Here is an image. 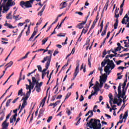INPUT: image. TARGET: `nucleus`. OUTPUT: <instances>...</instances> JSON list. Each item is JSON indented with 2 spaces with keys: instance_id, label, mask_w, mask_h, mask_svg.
I'll return each instance as SVG.
<instances>
[{
  "instance_id": "47",
  "label": "nucleus",
  "mask_w": 129,
  "mask_h": 129,
  "mask_svg": "<svg viewBox=\"0 0 129 129\" xmlns=\"http://www.w3.org/2000/svg\"><path fill=\"white\" fill-rule=\"evenodd\" d=\"M124 44H125L124 47L125 48H128V45L129 44V39H128V42H124Z\"/></svg>"
},
{
  "instance_id": "4",
  "label": "nucleus",
  "mask_w": 129,
  "mask_h": 129,
  "mask_svg": "<svg viewBox=\"0 0 129 129\" xmlns=\"http://www.w3.org/2000/svg\"><path fill=\"white\" fill-rule=\"evenodd\" d=\"M15 5H16V3L13 2L12 3H10L9 2H7L6 5L3 7V11L4 12H8V11L10 10V8L15 6Z\"/></svg>"
},
{
  "instance_id": "2",
  "label": "nucleus",
  "mask_w": 129,
  "mask_h": 129,
  "mask_svg": "<svg viewBox=\"0 0 129 129\" xmlns=\"http://www.w3.org/2000/svg\"><path fill=\"white\" fill-rule=\"evenodd\" d=\"M106 63L107 64V66H108V67L111 68V70H112V69H114V67H115V64H114L113 61L110 60L109 59H104L103 61L101 63V65L102 67H104Z\"/></svg>"
},
{
  "instance_id": "17",
  "label": "nucleus",
  "mask_w": 129,
  "mask_h": 129,
  "mask_svg": "<svg viewBox=\"0 0 129 129\" xmlns=\"http://www.w3.org/2000/svg\"><path fill=\"white\" fill-rule=\"evenodd\" d=\"M100 27H101V28H100V30L98 31L97 36L99 35V33H101V32H102V29H103V20L101 23Z\"/></svg>"
},
{
  "instance_id": "25",
  "label": "nucleus",
  "mask_w": 129,
  "mask_h": 129,
  "mask_svg": "<svg viewBox=\"0 0 129 129\" xmlns=\"http://www.w3.org/2000/svg\"><path fill=\"white\" fill-rule=\"evenodd\" d=\"M128 111H126L123 115V116L122 117V119H126V117L128 116Z\"/></svg>"
},
{
  "instance_id": "9",
  "label": "nucleus",
  "mask_w": 129,
  "mask_h": 129,
  "mask_svg": "<svg viewBox=\"0 0 129 129\" xmlns=\"http://www.w3.org/2000/svg\"><path fill=\"white\" fill-rule=\"evenodd\" d=\"M29 98V97H27L26 96H25V97H23L21 100V101L23 102L22 103V108L25 107V106H26V105H27V104H28V103H27V101L28 100Z\"/></svg>"
},
{
  "instance_id": "35",
  "label": "nucleus",
  "mask_w": 129,
  "mask_h": 129,
  "mask_svg": "<svg viewBox=\"0 0 129 129\" xmlns=\"http://www.w3.org/2000/svg\"><path fill=\"white\" fill-rule=\"evenodd\" d=\"M106 54H107L106 52V49H104L102 53V58H104V57H105V55H106Z\"/></svg>"
},
{
  "instance_id": "60",
  "label": "nucleus",
  "mask_w": 129,
  "mask_h": 129,
  "mask_svg": "<svg viewBox=\"0 0 129 129\" xmlns=\"http://www.w3.org/2000/svg\"><path fill=\"white\" fill-rule=\"evenodd\" d=\"M129 55V53H124V54H121V55H120V57L121 58H122V57H123V56H126V55Z\"/></svg>"
},
{
  "instance_id": "46",
  "label": "nucleus",
  "mask_w": 129,
  "mask_h": 129,
  "mask_svg": "<svg viewBox=\"0 0 129 129\" xmlns=\"http://www.w3.org/2000/svg\"><path fill=\"white\" fill-rule=\"evenodd\" d=\"M125 0H123L122 1V3L121 4L120 7V9H122V8H123V6H124V2H125Z\"/></svg>"
},
{
  "instance_id": "51",
  "label": "nucleus",
  "mask_w": 129,
  "mask_h": 129,
  "mask_svg": "<svg viewBox=\"0 0 129 129\" xmlns=\"http://www.w3.org/2000/svg\"><path fill=\"white\" fill-rule=\"evenodd\" d=\"M12 115V114L10 113H9L6 117V120H7V121H8V119H9L10 118V117L11 116V115Z\"/></svg>"
},
{
  "instance_id": "55",
  "label": "nucleus",
  "mask_w": 129,
  "mask_h": 129,
  "mask_svg": "<svg viewBox=\"0 0 129 129\" xmlns=\"http://www.w3.org/2000/svg\"><path fill=\"white\" fill-rule=\"evenodd\" d=\"M100 88H102V86H103V82L101 81V80H100V85H99Z\"/></svg>"
},
{
  "instance_id": "29",
  "label": "nucleus",
  "mask_w": 129,
  "mask_h": 129,
  "mask_svg": "<svg viewBox=\"0 0 129 129\" xmlns=\"http://www.w3.org/2000/svg\"><path fill=\"white\" fill-rule=\"evenodd\" d=\"M31 24H30L28 27L27 31L26 32V36H29L30 34V28L31 27Z\"/></svg>"
},
{
  "instance_id": "64",
  "label": "nucleus",
  "mask_w": 129,
  "mask_h": 129,
  "mask_svg": "<svg viewBox=\"0 0 129 129\" xmlns=\"http://www.w3.org/2000/svg\"><path fill=\"white\" fill-rule=\"evenodd\" d=\"M4 117H5V112L3 113V115L0 118V120H3L4 119Z\"/></svg>"
},
{
  "instance_id": "28",
  "label": "nucleus",
  "mask_w": 129,
  "mask_h": 129,
  "mask_svg": "<svg viewBox=\"0 0 129 129\" xmlns=\"http://www.w3.org/2000/svg\"><path fill=\"white\" fill-rule=\"evenodd\" d=\"M96 24V21H94L93 22V24L91 27V29H90L89 31V33L90 32V31H91L92 29H94V27H95V25Z\"/></svg>"
},
{
  "instance_id": "10",
  "label": "nucleus",
  "mask_w": 129,
  "mask_h": 129,
  "mask_svg": "<svg viewBox=\"0 0 129 129\" xmlns=\"http://www.w3.org/2000/svg\"><path fill=\"white\" fill-rule=\"evenodd\" d=\"M50 58H48V61H47L46 64H45V68L46 69H44L41 72L46 73V71H47V69H49V67L50 66Z\"/></svg>"
},
{
  "instance_id": "31",
  "label": "nucleus",
  "mask_w": 129,
  "mask_h": 129,
  "mask_svg": "<svg viewBox=\"0 0 129 129\" xmlns=\"http://www.w3.org/2000/svg\"><path fill=\"white\" fill-rule=\"evenodd\" d=\"M76 28H78V29H81L83 28V25H82V23H79L78 25H77Z\"/></svg>"
},
{
  "instance_id": "57",
  "label": "nucleus",
  "mask_w": 129,
  "mask_h": 129,
  "mask_svg": "<svg viewBox=\"0 0 129 129\" xmlns=\"http://www.w3.org/2000/svg\"><path fill=\"white\" fill-rule=\"evenodd\" d=\"M76 14H78V15H79L80 16H83V13L81 12H76Z\"/></svg>"
},
{
  "instance_id": "14",
  "label": "nucleus",
  "mask_w": 129,
  "mask_h": 129,
  "mask_svg": "<svg viewBox=\"0 0 129 129\" xmlns=\"http://www.w3.org/2000/svg\"><path fill=\"white\" fill-rule=\"evenodd\" d=\"M4 26H5V27H7L8 28H9V29H15V28H17V26H13V25L8 23L6 21V23H5V24L4 25Z\"/></svg>"
},
{
  "instance_id": "8",
  "label": "nucleus",
  "mask_w": 129,
  "mask_h": 129,
  "mask_svg": "<svg viewBox=\"0 0 129 129\" xmlns=\"http://www.w3.org/2000/svg\"><path fill=\"white\" fill-rule=\"evenodd\" d=\"M79 63L76 67V69L75 70V73H74V78L72 80H75V78H76V76H77L78 73H79Z\"/></svg>"
},
{
  "instance_id": "44",
  "label": "nucleus",
  "mask_w": 129,
  "mask_h": 129,
  "mask_svg": "<svg viewBox=\"0 0 129 129\" xmlns=\"http://www.w3.org/2000/svg\"><path fill=\"white\" fill-rule=\"evenodd\" d=\"M37 68H38V71H39L40 72H42V67H41V66H37Z\"/></svg>"
},
{
  "instance_id": "22",
  "label": "nucleus",
  "mask_w": 129,
  "mask_h": 129,
  "mask_svg": "<svg viewBox=\"0 0 129 129\" xmlns=\"http://www.w3.org/2000/svg\"><path fill=\"white\" fill-rule=\"evenodd\" d=\"M110 67L106 66V67H105L104 70L106 73H108V72H109V69H110Z\"/></svg>"
},
{
  "instance_id": "15",
  "label": "nucleus",
  "mask_w": 129,
  "mask_h": 129,
  "mask_svg": "<svg viewBox=\"0 0 129 129\" xmlns=\"http://www.w3.org/2000/svg\"><path fill=\"white\" fill-rule=\"evenodd\" d=\"M109 98L110 99L109 100V103L111 105V107H112V100H113V98H112V94L111 93L109 94Z\"/></svg>"
},
{
  "instance_id": "48",
  "label": "nucleus",
  "mask_w": 129,
  "mask_h": 129,
  "mask_svg": "<svg viewBox=\"0 0 129 129\" xmlns=\"http://www.w3.org/2000/svg\"><path fill=\"white\" fill-rule=\"evenodd\" d=\"M106 31L107 30H104V31H103L101 33V36L102 37H103V36H105V35H106Z\"/></svg>"
},
{
  "instance_id": "5",
  "label": "nucleus",
  "mask_w": 129,
  "mask_h": 129,
  "mask_svg": "<svg viewBox=\"0 0 129 129\" xmlns=\"http://www.w3.org/2000/svg\"><path fill=\"white\" fill-rule=\"evenodd\" d=\"M14 113H15L12 116V118H10V123H13L14 121H16L17 120V116H18V109L13 110Z\"/></svg>"
},
{
  "instance_id": "6",
  "label": "nucleus",
  "mask_w": 129,
  "mask_h": 129,
  "mask_svg": "<svg viewBox=\"0 0 129 129\" xmlns=\"http://www.w3.org/2000/svg\"><path fill=\"white\" fill-rule=\"evenodd\" d=\"M125 19H126V22H128L126 27V28H129V17L128 16H127V14H126L125 15V16L122 20L121 23L123 25H126V22H125Z\"/></svg>"
},
{
  "instance_id": "40",
  "label": "nucleus",
  "mask_w": 129,
  "mask_h": 129,
  "mask_svg": "<svg viewBox=\"0 0 129 129\" xmlns=\"http://www.w3.org/2000/svg\"><path fill=\"white\" fill-rule=\"evenodd\" d=\"M22 94H23V89H21L18 92V95H21V96H23V95H22Z\"/></svg>"
},
{
  "instance_id": "30",
  "label": "nucleus",
  "mask_w": 129,
  "mask_h": 129,
  "mask_svg": "<svg viewBox=\"0 0 129 129\" xmlns=\"http://www.w3.org/2000/svg\"><path fill=\"white\" fill-rule=\"evenodd\" d=\"M48 39H49V37H46V38H44L43 40H42V45H45V44H46V42H47V41H48Z\"/></svg>"
},
{
  "instance_id": "19",
  "label": "nucleus",
  "mask_w": 129,
  "mask_h": 129,
  "mask_svg": "<svg viewBox=\"0 0 129 129\" xmlns=\"http://www.w3.org/2000/svg\"><path fill=\"white\" fill-rule=\"evenodd\" d=\"M117 26H118V19L117 18L115 20V23L114 24V30L117 29Z\"/></svg>"
},
{
  "instance_id": "42",
  "label": "nucleus",
  "mask_w": 129,
  "mask_h": 129,
  "mask_svg": "<svg viewBox=\"0 0 129 129\" xmlns=\"http://www.w3.org/2000/svg\"><path fill=\"white\" fill-rule=\"evenodd\" d=\"M10 16H12L11 13L8 14V15L7 16L6 18L7 19H8V20H12V18L10 17Z\"/></svg>"
},
{
  "instance_id": "12",
  "label": "nucleus",
  "mask_w": 129,
  "mask_h": 129,
  "mask_svg": "<svg viewBox=\"0 0 129 129\" xmlns=\"http://www.w3.org/2000/svg\"><path fill=\"white\" fill-rule=\"evenodd\" d=\"M67 6V2H62L59 5V7H60L59 9L60 10H62V9H64V8H66Z\"/></svg>"
},
{
  "instance_id": "1",
  "label": "nucleus",
  "mask_w": 129,
  "mask_h": 129,
  "mask_svg": "<svg viewBox=\"0 0 129 129\" xmlns=\"http://www.w3.org/2000/svg\"><path fill=\"white\" fill-rule=\"evenodd\" d=\"M87 126H89L90 128L101 129L100 120L91 118L90 121L87 123Z\"/></svg>"
},
{
  "instance_id": "33",
  "label": "nucleus",
  "mask_w": 129,
  "mask_h": 129,
  "mask_svg": "<svg viewBox=\"0 0 129 129\" xmlns=\"http://www.w3.org/2000/svg\"><path fill=\"white\" fill-rule=\"evenodd\" d=\"M13 64V61H11L9 63H7L6 66H7V68L11 67Z\"/></svg>"
},
{
  "instance_id": "38",
  "label": "nucleus",
  "mask_w": 129,
  "mask_h": 129,
  "mask_svg": "<svg viewBox=\"0 0 129 129\" xmlns=\"http://www.w3.org/2000/svg\"><path fill=\"white\" fill-rule=\"evenodd\" d=\"M12 100H13V99H10L8 100L7 103H6V106L8 107L9 106V105H10V103H11V101H12Z\"/></svg>"
},
{
  "instance_id": "34",
  "label": "nucleus",
  "mask_w": 129,
  "mask_h": 129,
  "mask_svg": "<svg viewBox=\"0 0 129 129\" xmlns=\"http://www.w3.org/2000/svg\"><path fill=\"white\" fill-rule=\"evenodd\" d=\"M71 95V93H68L66 96V98L64 99V101H65L66 99H68V98H69Z\"/></svg>"
},
{
  "instance_id": "39",
  "label": "nucleus",
  "mask_w": 129,
  "mask_h": 129,
  "mask_svg": "<svg viewBox=\"0 0 129 129\" xmlns=\"http://www.w3.org/2000/svg\"><path fill=\"white\" fill-rule=\"evenodd\" d=\"M94 91H96V92H98V91L99 90V88L98 86H95L93 87Z\"/></svg>"
},
{
  "instance_id": "26",
  "label": "nucleus",
  "mask_w": 129,
  "mask_h": 129,
  "mask_svg": "<svg viewBox=\"0 0 129 129\" xmlns=\"http://www.w3.org/2000/svg\"><path fill=\"white\" fill-rule=\"evenodd\" d=\"M32 84H37V83L38 82V81H37V80L36 79V78H35V77H32Z\"/></svg>"
},
{
  "instance_id": "52",
  "label": "nucleus",
  "mask_w": 129,
  "mask_h": 129,
  "mask_svg": "<svg viewBox=\"0 0 129 129\" xmlns=\"http://www.w3.org/2000/svg\"><path fill=\"white\" fill-rule=\"evenodd\" d=\"M115 51H120V47L117 46L116 48H114Z\"/></svg>"
},
{
  "instance_id": "27",
  "label": "nucleus",
  "mask_w": 129,
  "mask_h": 129,
  "mask_svg": "<svg viewBox=\"0 0 129 129\" xmlns=\"http://www.w3.org/2000/svg\"><path fill=\"white\" fill-rule=\"evenodd\" d=\"M19 17H20V15H17V16H14L13 19L15 20V21H20L22 18H19Z\"/></svg>"
},
{
  "instance_id": "7",
  "label": "nucleus",
  "mask_w": 129,
  "mask_h": 129,
  "mask_svg": "<svg viewBox=\"0 0 129 129\" xmlns=\"http://www.w3.org/2000/svg\"><path fill=\"white\" fill-rule=\"evenodd\" d=\"M52 51L51 50H48V54H50V55L49 56H46V57H44L43 60H41L42 63H44L46 62V61H48V59L50 58V62H51V59L52 58Z\"/></svg>"
},
{
  "instance_id": "32",
  "label": "nucleus",
  "mask_w": 129,
  "mask_h": 129,
  "mask_svg": "<svg viewBox=\"0 0 129 129\" xmlns=\"http://www.w3.org/2000/svg\"><path fill=\"white\" fill-rule=\"evenodd\" d=\"M67 18V17H66L64 18V19L62 20V21L61 22L60 25L58 26V29H60V27L62 26V24H63V23H64V22L65 21V20H66Z\"/></svg>"
},
{
  "instance_id": "3",
  "label": "nucleus",
  "mask_w": 129,
  "mask_h": 129,
  "mask_svg": "<svg viewBox=\"0 0 129 129\" xmlns=\"http://www.w3.org/2000/svg\"><path fill=\"white\" fill-rule=\"evenodd\" d=\"M20 6L22 7L23 9H29L30 8H33V5H30V2L28 1H21L20 3Z\"/></svg>"
},
{
  "instance_id": "20",
  "label": "nucleus",
  "mask_w": 129,
  "mask_h": 129,
  "mask_svg": "<svg viewBox=\"0 0 129 129\" xmlns=\"http://www.w3.org/2000/svg\"><path fill=\"white\" fill-rule=\"evenodd\" d=\"M87 31H88V27H86L85 28H84L82 30V32L80 35V37H81L82 36V34H86L87 33Z\"/></svg>"
},
{
  "instance_id": "18",
  "label": "nucleus",
  "mask_w": 129,
  "mask_h": 129,
  "mask_svg": "<svg viewBox=\"0 0 129 129\" xmlns=\"http://www.w3.org/2000/svg\"><path fill=\"white\" fill-rule=\"evenodd\" d=\"M36 35H37V31H34L30 38L29 39L28 41H32V40H33L34 37H35Z\"/></svg>"
},
{
  "instance_id": "62",
  "label": "nucleus",
  "mask_w": 129,
  "mask_h": 129,
  "mask_svg": "<svg viewBox=\"0 0 129 129\" xmlns=\"http://www.w3.org/2000/svg\"><path fill=\"white\" fill-rule=\"evenodd\" d=\"M80 120H81V118H79L77 122L76 123V125H78L79 124V123H80Z\"/></svg>"
},
{
  "instance_id": "49",
  "label": "nucleus",
  "mask_w": 129,
  "mask_h": 129,
  "mask_svg": "<svg viewBox=\"0 0 129 129\" xmlns=\"http://www.w3.org/2000/svg\"><path fill=\"white\" fill-rule=\"evenodd\" d=\"M52 118H53V116H49V117H48L47 120V122H50V121H51V120Z\"/></svg>"
},
{
  "instance_id": "54",
  "label": "nucleus",
  "mask_w": 129,
  "mask_h": 129,
  "mask_svg": "<svg viewBox=\"0 0 129 129\" xmlns=\"http://www.w3.org/2000/svg\"><path fill=\"white\" fill-rule=\"evenodd\" d=\"M126 69V67H118L117 69H119V70H122V71H123V69Z\"/></svg>"
},
{
  "instance_id": "58",
  "label": "nucleus",
  "mask_w": 129,
  "mask_h": 129,
  "mask_svg": "<svg viewBox=\"0 0 129 129\" xmlns=\"http://www.w3.org/2000/svg\"><path fill=\"white\" fill-rule=\"evenodd\" d=\"M102 66H101V67H99L98 68V70L100 71V73H102V71H103V70L102 69Z\"/></svg>"
},
{
  "instance_id": "56",
  "label": "nucleus",
  "mask_w": 129,
  "mask_h": 129,
  "mask_svg": "<svg viewBox=\"0 0 129 129\" xmlns=\"http://www.w3.org/2000/svg\"><path fill=\"white\" fill-rule=\"evenodd\" d=\"M80 101H83L84 100V97H83V96L82 95L81 96V98L79 99Z\"/></svg>"
},
{
  "instance_id": "59",
  "label": "nucleus",
  "mask_w": 129,
  "mask_h": 129,
  "mask_svg": "<svg viewBox=\"0 0 129 129\" xmlns=\"http://www.w3.org/2000/svg\"><path fill=\"white\" fill-rule=\"evenodd\" d=\"M122 102V99H119V102L117 103V105L119 106L120 104H121V103Z\"/></svg>"
},
{
  "instance_id": "23",
  "label": "nucleus",
  "mask_w": 129,
  "mask_h": 129,
  "mask_svg": "<svg viewBox=\"0 0 129 129\" xmlns=\"http://www.w3.org/2000/svg\"><path fill=\"white\" fill-rule=\"evenodd\" d=\"M107 80V76H106V77H104V76H103L102 78H101L100 79V80H101V81L102 82H103L104 83L106 82Z\"/></svg>"
},
{
  "instance_id": "16",
  "label": "nucleus",
  "mask_w": 129,
  "mask_h": 129,
  "mask_svg": "<svg viewBox=\"0 0 129 129\" xmlns=\"http://www.w3.org/2000/svg\"><path fill=\"white\" fill-rule=\"evenodd\" d=\"M35 88H36L37 92H40V91H41V87L39 86V82H37V83L35 86Z\"/></svg>"
},
{
  "instance_id": "21",
  "label": "nucleus",
  "mask_w": 129,
  "mask_h": 129,
  "mask_svg": "<svg viewBox=\"0 0 129 129\" xmlns=\"http://www.w3.org/2000/svg\"><path fill=\"white\" fill-rule=\"evenodd\" d=\"M30 54V51H28L24 56L22 57L21 58H20L19 61H22V60H24V59H27L28 58V55Z\"/></svg>"
},
{
  "instance_id": "50",
  "label": "nucleus",
  "mask_w": 129,
  "mask_h": 129,
  "mask_svg": "<svg viewBox=\"0 0 129 129\" xmlns=\"http://www.w3.org/2000/svg\"><path fill=\"white\" fill-rule=\"evenodd\" d=\"M26 89L28 90L29 89H31V86H32V85H26Z\"/></svg>"
},
{
  "instance_id": "63",
  "label": "nucleus",
  "mask_w": 129,
  "mask_h": 129,
  "mask_svg": "<svg viewBox=\"0 0 129 129\" xmlns=\"http://www.w3.org/2000/svg\"><path fill=\"white\" fill-rule=\"evenodd\" d=\"M59 53V51L55 50L54 53H53V56H56L57 54Z\"/></svg>"
},
{
  "instance_id": "53",
  "label": "nucleus",
  "mask_w": 129,
  "mask_h": 129,
  "mask_svg": "<svg viewBox=\"0 0 129 129\" xmlns=\"http://www.w3.org/2000/svg\"><path fill=\"white\" fill-rule=\"evenodd\" d=\"M20 98L19 97H18L16 99H15L12 102V103H16V102H17V101H18V100H19Z\"/></svg>"
},
{
  "instance_id": "45",
  "label": "nucleus",
  "mask_w": 129,
  "mask_h": 129,
  "mask_svg": "<svg viewBox=\"0 0 129 129\" xmlns=\"http://www.w3.org/2000/svg\"><path fill=\"white\" fill-rule=\"evenodd\" d=\"M122 62H123V61L119 60L118 61H116L115 63H116V65H119L120 63H122Z\"/></svg>"
},
{
  "instance_id": "11",
  "label": "nucleus",
  "mask_w": 129,
  "mask_h": 129,
  "mask_svg": "<svg viewBox=\"0 0 129 129\" xmlns=\"http://www.w3.org/2000/svg\"><path fill=\"white\" fill-rule=\"evenodd\" d=\"M120 83L119 84V85L118 87V96L117 97L118 99H120V98L121 97V86L120 85Z\"/></svg>"
},
{
  "instance_id": "41",
  "label": "nucleus",
  "mask_w": 129,
  "mask_h": 129,
  "mask_svg": "<svg viewBox=\"0 0 129 129\" xmlns=\"http://www.w3.org/2000/svg\"><path fill=\"white\" fill-rule=\"evenodd\" d=\"M113 104H117V102L118 100L116 98H114L113 100H112Z\"/></svg>"
},
{
  "instance_id": "61",
  "label": "nucleus",
  "mask_w": 129,
  "mask_h": 129,
  "mask_svg": "<svg viewBox=\"0 0 129 129\" xmlns=\"http://www.w3.org/2000/svg\"><path fill=\"white\" fill-rule=\"evenodd\" d=\"M86 22H87V19H86L84 21H82V23H81V24H82V25H85V24H86Z\"/></svg>"
},
{
  "instance_id": "37",
  "label": "nucleus",
  "mask_w": 129,
  "mask_h": 129,
  "mask_svg": "<svg viewBox=\"0 0 129 129\" xmlns=\"http://www.w3.org/2000/svg\"><path fill=\"white\" fill-rule=\"evenodd\" d=\"M7 2H8V3H10V4H12V3H15V2L13 1V0H4V4H6Z\"/></svg>"
},
{
  "instance_id": "43",
  "label": "nucleus",
  "mask_w": 129,
  "mask_h": 129,
  "mask_svg": "<svg viewBox=\"0 0 129 129\" xmlns=\"http://www.w3.org/2000/svg\"><path fill=\"white\" fill-rule=\"evenodd\" d=\"M44 111H45V109L44 108L40 109L39 111L40 114H43L44 113Z\"/></svg>"
},
{
  "instance_id": "24",
  "label": "nucleus",
  "mask_w": 129,
  "mask_h": 129,
  "mask_svg": "<svg viewBox=\"0 0 129 129\" xmlns=\"http://www.w3.org/2000/svg\"><path fill=\"white\" fill-rule=\"evenodd\" d=\"M46 99H47V96L45 97L41 101V102L40 103V104H42V107L44 106L45 105V102H46Z\"/></svg>"
},
{
  "instance_id": "36",
  "label": "nucleus",
  "mask_w": 129,
  "mask_h": 129,
  "mask_svg": "<svg viewBox=\"0 0 129 129\" xmlns=\"http://www.w3.org/2000/svg\"><path fill=\"white\" fill-rule=\"evenodd\" d=\"M66 113H67L68 115L69 116L70 115V114L72 113L71 111H70V109L69 108H67Z\"/></svg>"
},
{
  "instance_id": "13",
  "label": "nucleus",
  "mask_w": 129,
  "mask_h": 129,
  "mask_svg": "<svg viewBox=\"0 0 129 129\" xmlns=\"http://www.w3.org/2000/svg\"><path fill=\"white\" fill-rule=\"evenodd\" d=\"M58 103H60V101H57L55 103H51L49 105V106H53V108H55L57 105H58Z\"/></svg>"
}]
</instances>
